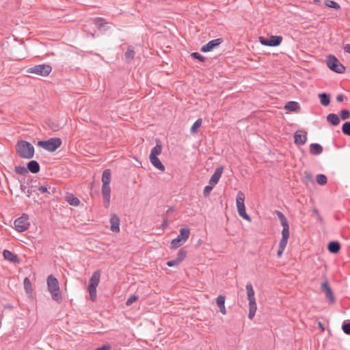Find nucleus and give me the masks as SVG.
I'll use <instances>...</instances> for the list:
<instances>
[{
    "mask_svg": "<svg viewBox=\"0 0 350 350\" xmlns=\"http://www.w3.org/2000/svg\"><path fill=\"white\" fill-rule=\"evenodd\" d=\"M282 232H281L282 239H280V241L288 243V239L290 236L289 224H288V223H286L284 224H282Z\"/></svg>",
    "mask_w": 350,
    "mask_h": 350,
    "instance_id": "22",
    "label": "nucleus"
},
{
    "mask_svg": "<svg viewBox=\"0 0 350 350\" xmlns=\"http://www.w3.org/2000/svg\"><path fill=\"white\" fill-rule=\"evenodd\" d=\"M245 195L239 191L237 196L236 204L239 215L244 219L250 221L251 217L247 214L245 206Z\"/></svg>",
    "mask_w": 350,
    "mask_h": 350,
    "instance_id": "4",
    "label": "nucleus"
},
{
    "mask_svg": "<svg viewBox=\"0 0 350 350\" xmlns=\"http://www.w3.org/2000/svg\"><path fill=\"white\" fill-rule=\"evenodd\" d=\"M223 41L224 40L222 38L211 40L201 47L200 51L202 53L210 52L215 48L218 47L223 42Z\"/></svg>",
    "mask_w": 350,
    "mask_h": 350,
    "instance_id": "11",
    "label": "nucleus"
},
{
    "mask_svg": "<svg viewBox=\"0 0 350 350\" xmlns=\"http://www.w3.org/2000/svg\"><path fill=\"white\" fill-rule=\"evenodd\" d=\"M29 225V217L26 214H23L21 217L17 218L14 221L15 229L19 232H22L27 230Z\"/></svg>",
    "mask_w": 350,
    "mask_h": 350,
    "instance_id": "10",
    "label": "nucleus"
},
{
    "mask_svg": "<svg viewBox=\"0 0 350 350\" xmlns=\"http://www.w3.org/2000/svg\"><path fill=\"white\" fill-rule=\"evenodd\" d=\"M316 180L319 185H324L327 182V178L325 174H319L316 176Z\"/></svg>",
    "mask_w": 350,
    "mask_h": 350,
    "instance_id": "34",
    "label": "nucleus"
},
{
    "mask_svg": "<svg viewBox=\"0 0 350 350\" xmlns=\"http://www.w3.org/2000/svg\"><path fill=\"white\" fill-rule=\"evenodd\" d=\"M51 66L46 64L36 65L27 69L28 73L36 74L42 77L48 76L51 72Z\"/></svg>",
    "mask_w": 350,
    "mask_h": 350,
    "instance_id": "7",
    "label": "nucleus"
},
{
    "mask_svg": "<svg viewBox=\"0 0 350 350\" xmlns=\"http://www.w3.org/2000/svg\"><path fill=\"white\" fill-rule=\"evenodd\" d=\"M223 170H224L223 166H219V167H217L215 169L214 173L213 174V175L211 176L208 183L212 185H217L221 176Z\"/></svg>",
    "mask_w": 350,
    "mask_h": 350,
    "instance_id": "16",
    "label": "nucleus"
},
{
    "mask_svg": "<svg viewBox=\"0 0 350 350\" xmlns=\"http://www.w3.org/2000/svg\"><path fill=\"white\" fill-rule=\"evenodd\" d=\"M38 183L37 180L28 179L27 181V185L31 184L33 187L36 186V183Z\"/></svg>",
    "mask_w": 350,
    "mask_h": 350,
    "instance_id": "53",
    "label": "nucleus"
},
{
    "mask_svg": "<svg viewBox=\"0 0 350 350\" xmlns=\"http://www.w3.org/2000/svg\"><path fill=\"white\" fill-rule=\"evenodd\" d=\"M246 291H247V295L248 301H256L255 297H254V291L253 289L252 284L251 283H247L246 284Z\"/></svg>",
    "mask_w": 350,
    "mask_h": 350,
    "instance_id": "31",
    "label": "nucleus"
},
{
    "mask_svg": "<svg viewBox=\"0 0 350 350\" xmlns=\"http://www.w3.org/2000/svg\"><path fill=\"white\" fill-rule=\"evenodd\" d=\"M135 52L133 46H129L127 51L124 53V57L127 62H131L135 57Z\"/></svg>",
    "mask_w": 350,
    "mask_h": 350,
    "instance_id": "30",
    "label": "nucleus"
},
{
    "mask_svg": "<svg viewBox=\"0 0 350 350\" xmlns=\"http://www.w3.org/2000/svg\"><path fill=\"white\" fill-rule=\"evenodd\" d=\"M343 49L345 52L350 53V44H347L344 46Z\"/></svg>",
    "mask_w": 350,
    "mask_h": 350,
    "instance_id": "56",
    "label": "nucleus"
},
{
    "mask_svg": "<svg viewBox=\"0 0 350 350\" xmlns=\"http://www.w3.org/2000/svg\"><path fill=\"white\" fill-rule=\"evenodd\" d=\"M66 201L70 205L74 206H77L80 204V200L79 198L73 195L68 196L67 197Z\"/></svg>",
    "mask_w": 350,
    "mask_h": 350,
    "instance_id": "32",
    "label": "nucleus"
},
{
    "mask_svg": "<svg viewBox=\"0 0 350 350\" xmlns=\"http://www.w3.org/2000/svg\"><path fill=\"white\" fill-rule=\"evenodd\" d=\"M249 307H250V308H249L250 312L256 313V309H257L256 301H249Z\"/></svg>",
    "mask_w": 350,
    "mask_h": 350,
    "instance_id": "46",
    "label": "nucleus"
},
{
    "mask_svg": "<svg viewBox=\"0 0 350 350\" xmlns=\"http://www.w3.org/2000/svg\"><path fill=\"white\" fill-rule=\"evenodd\" d=\"M180 263L176 260V259H174V260H168L167 262H166V265L170 267H175V266H177Z\"/></svg>",
    "mask_w": 350,
    "mask_h": 350,
    "instance_id": "48",
    "label": "nucleus"
},
{
    "mask_svg": "<svg viewBox=\"0 0 350 350\" xmlns=\"http://www.w3.org/2000/svg\"><path fill=\"white\" fill-rule=\"evenodd\" d=\"M255 314H256V313H254V312H250V311H249L248 318H249L250 320H252V319L254 318V317L255 316Z\"/></svg>",
    "mask_w": 350,
    "mask_h": 350,
    "instance_id": "58",
    "label": "nucleus"
},
{
    "mask_svg": "<svg viewBox=\"0 0 350 350\" xmlns=\"http://www.w3.org/2000/svg\"><path fill=\"white\" fill-rule=\"evenodd\" d=\"M202 123V119L199 118L197 120L195 121V122L193 124V125L191 127L190 131L191 133L194 134L196 133L199 129V128L201 126Z\"/></svg>",
    "mask_w": 350,
    "mask_h": 350,
    "instance_id": "33",
    "label": "nucleus"
},
{
    "mask_svg": "<svg viewBox=\"0 0 350 350\" xmlns=\"http://www.w3.org/2000/svg\"><path fill=\"white\" fill-rule=\"evenodd\" d=\"M326 118L327 121L333 126L338 125L340 122V118L336 113H329Z\"/></svg>",
    "mask_w": 350,
    "mask_h": 350,
    "instance_id": "28",
    "label": "nucleus"
},
{
    "mask_svg": "<svg viewBox=\"0 0 350 350\" xmlns=\"http://www.w3.org/2000/svg\"><path fill=\"white\" fill-rule=\"evenodd\" d=\"M282 36H271L269 38L260 36L258 38L260 44L266 46L275 47L279 46L282 42Z\"/></svg>",
    "mask_w": 350,
    "mask_h": 350,
    "instance_id": "9",
    "label": "nucleus"
},
{
    "mask_svg": "<svg viewBox=\"0 0 350 350\" xmlns=\"http://www.w3.org/2000/svg\"><path fill=\"white\" fill-rule=\"evenodd\" d=\"M94 23L97 25V28L99 31L106 32L109 30L110 27L107 26V23L103 18L97 17L94 19Z\"/></svg>",
    "mask_w": 350,
    "mask_h": 350,
    "instance_id": "17",
    "label": "nucleus"
},
{
    "mask_svg": "<svg viewBox=\"0 0 350 350\" xmlns=\"http://www.w3.org/2000/svg\"><path fill=\"white\" fill-rule=\"evenodd\" d=\"M325 5L330 8H333L335 10H339L340 8V5L336 1L333 0H326L325 1Z\"/></svg>",
    "mask_w": 350,
    "mask_h": 350,
    "instance_id": "35",
    "label": "nucleus"
},
{
    "mask_svg": "<svg viewBox=\"0 0 350 350\" xmlns=\"http://www.w3.org/2000/svg\"><path fill=\"white\" fill-rule=\"evenodd\" d=\"M319 327H323V324H322V323H321V322H319Z\"/></svg>",
    "mask_w": 350,
    "mask_h": 350,
    "instance_id": "59",
    "label": "nucleus"
},
{
    "mask_svg": "<svg viewBox=\"0 0 350 350\" xmlns=\"http://www.w3.org/2000/svg\"><path fill=\"white\" fill-rule=\"evenodd\" d=\"M51 187H47L46 185H41L38 187V190L42 193H48L51 194L50 191Z\"/></svg>",
    "mask_w": 350,
    "mask_h": 350,
    "instance_id": "47",
    "label": "nucleus"
},
{
    "mask_svg": "<svg viewBox=\"0 0 350 350\" xmlns=\"http://www.w3.org/2000/svg\"><path fill=\"white\" fill-rule=\"evenodd\" d=\"M14 172L20 175L26 174L28 173V170L27 167L22 165H17L14 167Z\"/></svg>",
    "mask_w": 350,
    "mask_h": 350,
    "instance_id": "36",
    "label": "nucleus"
},
{
    "mask_svg": "<svg viewBox=\"0 0 350 350\" xmlns=\"http://www.w3.org/2000/svg\"><path fill=\"white\" fill-rule=\"evenodd\" d=\"M327 250L332 254H336L340 250V244L338 241H332L327 245Z\"/></svg>",
    "mask_w": 350,
    "mask_h": 350,
    "instance_id": "24",
    "label": "nucleus"
},
{
    "mask_svg": "<svg viewBox=\"0 0 350 350\" xmlns=\"http://www.w3.org/2000/svg\"><path fill=\"white\" fill-rule=\"evenodd\" d=\"M214 186L215 185H210L209 183L208 185L205 186L203 190V195L205 197L208 196L213 190Z\"/></svg>",
    "mask_w": 350,
    "mask_h": 350,
    "instance_id": "45",
    "label": "nucleus"
},
{
    "mask_svg": "<svg viewBox=\"0 0 350 350\" xmlns=\"http://www.w3.org/2000/svg\"><path fill=\"white\" fill-rule=\"evenodd\" d=\"M101 191L103 198V206L107 208L110 205L111 199V188L109 185H103Z\"/></svg>",
    "mask_w": 350,
    "mask_h": 350,
    "instance_id": "12",
    "label": "nucleus"
},
{
    "mask_svg": "<svg viewBox=\"0 0 350 350\" xmlns=\"http://www.w3.org/2000/svg\"><path fill=\"white\" fill-rule=\"evenodd\" d=\"M225 296L223 295H219L216 298V304L217 306L219 308V311L221 314H226V310L225 307Z\"/></svg>",
    "mask_w": 350,
    "mask_h": 350,
    "instance_id": "21",
    "label": "nucleus"
},
{
    "mask_svg": "<svg viewBox=\"0 0 350 350\" xmlns=\"http://www.w3.org/2000/svg\"><path fill=\"white\" fill-rule=\"evenodd\" d=\"M27 167L28 172L33 174H36L40 170V165L39 163L36 160H31L27 163Z\"/></svg>",
    "mask_w": 350,
    "mask_h": 350,
    "instance_id": "19",
    "label": "nucleus"
},
{
    "mask_svg": "<svg viewBox=\"0 0 350 350\" xmlns=\"http://www.w3.org/2000/svg\"><path fill=\"white\" fill-rule=\"evenodd\" d=\"M19 182H20V183H21L20 187H21V191H22L23 192H24V193H26V191H27V186H25V180H19Z\"/></svg>",
    "mask_w": 350,
    "mask_h": 350,
    "instance_id": "50",
    "label": "nucleus"
},
{
    "mask_svg": "<svg viewBox=\"0 0 350 350\" xmlns=\"http://www.w3.org/2000/svg\"><path fill=\"white\" fill-rule=\"evenodd\" d=\"M312 213L317 216V218H318L319 220H321V216H320V215L319 213V211L317 209L314 208L312 210Z\"/></svg>",
    "mask_w": 350,
    "mask_h": 350,
    "instance_id": "57",
    "label": "nucleus"
},
{
    "mask_svg": "<svg viewBox=\"0 0 350 350\" xmlns=\"http://www.w3.org/2000/svg\"><path fill=\"white\" fill-rule=\"evenodd\" d=\"M111 179V173L109 169H106L103 172L102 183L103 185H109Z\"/></svg>",
    "mask_w": 350,
    "mask_h": 350,
    "instance_id": "29",
    "label": "nucleus"
},
{
    "mask_svg": "<svg viewBox=\"0 0 350 350\" xmlns=\"http://www.w3.org/2000/svg\"><path fill=\"white\" fill-rule=\"evenodd\" d=\"M323 147L318 143H312L310 145V152L313 155H319L323 152Z\"/></svg>",
    "mask_w": 350,
    "mask_h": 350,
    "instance_id": "23",
    "label": "nucleus"
},
{
    "mask_svg": "<svg viewBox=\"0 0 350 350\" xmlns=\"http://www.w3.org/2000/svg\"><path fill=\"white\" fill-rule=\"evenodd\" d=\"M318 96L320 99V103L323 106L327 107L329 105L330 95L329 94L323 92L319 94Z\"/></svg>",
    "mask_w": 350,
    "mask_h": 350,
    "instance_id": "27",
    "label": "nucleus"
},
{
    "mask_svg": "<svg viewBox=\"0 0 350 350\" xmlns=\"http://www.w3.org/2000/svg\"><path fill=\"white\" fill-rule=\"evenodd\" d=\"M275 214L278 216V219H280L281 225L288 223L286 217L282 212H280V211H275Z\"/></svg>",
    "mask_w": 350,
    "mask_h": 350,
    "instance_id": "42",
    "label": "nucleus"
},
{
    "mask_svg": "<svg viewBox=\"0 0 350 350\" xmlns=\"http://www.w3.org/2000/svg\"><path fill=\"white\" fill-rule=\"evenodd\" d=\"M33 187V185H31V187H29L26 191V193H27V196L29 197L33 192L35 191L32 189Z\"/></svg>",
    "mask_w": 350,
    "mask_h": 350,
    "instance_id": "51",
    "label": "nucleus"
},
{
    "mask_svg": "<svg viewBox=\"0 0 350 350\" xmlns=\"http://www.w3.org/2000/svg\"><path fill=\"white\" fill-rule=\"evenodd\" d=\"M327 66L331 70L338 74H342L345 71V67L334 55H329L327 56Z\"/></svg>",
    "mask_w": 350,
    "mask_h": 350,
    "instance_id": "5",
    "label": "nucleus"
},
{
    "mask_svg": "<svg viewBox=\"0 0 350 350\" xmlns=\"http://www.w3.org/2000/svg\"><path fill=\"white\" fill-rule=\"evenodd\" d=\"M62 144V141L59 137H51L47 140H40L38 142V146L43 149L53 152L59 148Z\"/></svg>",
    "mask_w": 350,
    "mask_h": 350,
    "instance_id": "3",
    "label": "nucleus"
},
{
    "mask_svg": "<svg viewBox=\"0 0 350 350\" xmlns=\"http://www.w3.org/2000/svg\"><path fill=\"white\" fill-rule=\"evenodd\" d=\"M168 226V220L167 218L164 219L163 221V224L161 225V228L163 230H164L165 228H166Z\"/></svg>",
    "mask_w": 350,
    "mask_h": 350,
    "instance_id": "54",
    "label": "nucleus"
},
{
    "mask_svg": "<svg viewBox=\"0 0 350 350\" xmlns=\"http://www.w3.org/2000/svg\"><path fill=\"white\" fill-rule=\"evenodd\" d=\"M3 256L5 260H8L13 263H19L20 259L18 256L8 250H4L3 252Z\"/></svg>",
    "mask_w": 350,
    "mask_h": 350,
    "instance_id": "18",
    "label": "nucleus"
},
{
    "mask_svg": "<svg viewBox=\"0 0 350 350\" xmlns=\"http://www.w3.org/2000/svg\"><path fill=\"white\" fill-rule=\"evenodd\" d=\"M284 108L291 112H295L300 109V105L297 102L291 100L285 104Z\"/></svg>",
    "mask_w": 350,
    "mask_h": 350,
    "instance_id": "25",
    "label": "nucleus"
},
{
    "mask_svg": "<svg viewBox=\"0 0 350 350\" xmlns=\"http://www.w3.org/2000/svg\"><path fill=\"white\" fill-rule=\"evenodd\" d=\"M16 152L19 157L30 159L34 156L35 149L30 142L25 140H20L16 144Z\"/></svg>",
    "mask_w": 350,
    "mask_h": 350,
    "instance_id": "2",
    "label": "nucleus"
},
{
    "mask_svg": "<svg viewBox=\"0 0 350 350\" xmlns=\"http://www.w3.org/2000/svg\"><path fill=\"white\" fill-rule=\"evenodd\" d=\"M307 141V133L304 130L297 131L294 133V142L297 146H302Z\"/></svg>",
    "mask_w": 350,
    "mask_h": 350,
    "instance_id": "13",
    "label": "nucleus"
},
{
    "mask_svg": "<svg viewBox=\"0 0 350 350\" xmlns=\"http://www.w3.org/2000/svg\"><path fill=\"white\" fill-rule=\"evenodd\" d=\"M340 116L342 120L350 118V111L348 109H342L340 111Z\"/></svg>",
    "mask_w": 350,
    "mask_h": 350,
    "instance_id": "43",
    "label": "nucleus"
},
{
    "mask_svg": "<svg viewBox=\"0 0 350 350\" xmlns=\"http://www.w3.org/2000/svg\"><path fill=\"white\" fill-rule=\"evenodd\" d=\"M156 146H154L150 151V154L149 155L150 157H158L159 154H161L162 151V145L161 142L159 139H156Z\"/></svg>",
    "mask_w": 350,
    "mask_h": 350,
    "instance_id": "20",
    "label": "nucleus"
},
{
    "mask_svg": "<svg viewBox=\"0 0 350 350\" xmlns=\"http://www.w3.org/2000/svg\"><path fill=\"white\" fill-rule=\"evenodd\" d=\"M321 291L325 294L326 297L331 303L335 302V298L331 287L328 284V282L325 280L321 284Z\"/></svg>",
    "mask_w": 350,
    "mask_h": 350,
    "instance_id": "15",
    "label": "nucleus"
},
{
    "mask_svg": "<svg viewBox=\"0 0 350 350\" xmlns=\"http://www.w3.org/2000/svg\"><path fill=\"white\" fill-rule=\"evenodd\" d=\"M55 192V188H53L52 189V193H54Z\"/></svg>",
    "mask_w": 350,
    "mask_h": 350,
    "instance_id": "60",
    "label": "nucleus"
},
{
    "mask_svg": "<svg viewBox=\"0 0 350 350\" xmlns=\"http://www.w3.org/2000/svg\"><path fill=\"white\" fill-rule=\"evenodd\" d=\"M342 133L348 136H350V122H345L342 126Z\"/></svg>",
    "mask_w": 350,
    "mask_h": 350,
    "instance_id": "40",
    "label": "nucleus"
},
{
    "mask_svg": "<svg viewBox=\"0 0 350 350\" xmlns=\"http://www.w3.org/2000/svg\"><path fill=\"white\" fill-rule=\"evenodd\" d=\"M100 278V271L96 270L93 272L92 276L89 280L88 291L91 298L96 297V287L99 283Z\"/></svg>",
    "mask_w": 350,
    "mask_h": 350,
    "instance_id": "8",
    "label": "nucleus"
},
{
    "mask_svg": "<svg viewBox=\"0 0 350 350\" xmlns=\"http://www.w3.org/2000/svg\"><path fill=\"white\" fill-rule=\"evenodd\" d=\"M151 164L157 170L164 171L165 167V165L161 163L158 157H150L149 158Z\"/></svg>",
    "mask_w": 350,
    "mask_h": 350,
    "instance_id": "26",
    "label": "nucleus"
},
{
    "mask_svg": "<svg viewBox=\"0 0 350 350\" xmlns=\"http://www.w3.org/2000/svg\"><path fill=\"white\" fill-rule=\"evenodd\" d=\"M23 283L26 291H27V286L31 285L29 279L28 278H25Z\"/></svg>",
    "mask_w": 350,
    "mask_h": 350,
    "instance_id": "52",
    "label": "nucleus"
},
{
    "mask_svg": "<svg viewBox=\"0 0 350 350\" xmlns=\"http://www.w3.org/2000/svg\"><path fill=\"white\" fill-rule=\"evenodd\" d=\"M186 256H187V251L183 249H180V250H179V251L177 254V256L175 259L179 263H180L185 258Z\"/></svg>",
    "mask_w": 350,
    "mask_h": 350,
    "instance_id": "37",
    "label": "nucleus"
},
{
    "mask_svg": "<svg viewBox=\"0 0 350 350\" xmlns=\"http://www.w3.org/2000/svg\"><path fill=\"white\" fill-rule=\"evenodd\" d=\"M109 222L111 224L110 230L113 232H118L120 231V220L119 217L116 213L110 215Z\"/></svg>",
    "mask_w": 350,
    "mask_h": 350,
    "instance_id": "14",
    "label": "nucleus"
},
{
    "mask_svg": "<svg viewBox=\"0 0 350 350\" xmlns=\"http://www.w3.org/2000/svg\"><path fill=\"white\" fill-rule=\"evenodd\" d=\"M139 297L138 295H131L128 299L126 300V305L127 306H131L133 303H134L135 301H137Z\"/></svg>",
    "mask_w": 350,
    "mask_h": 350,
    "instance_id": "44",
    "label": "nucleus"
},
{
    "mask_svg": "<svg viewBox=\"0 0 350 350\" xmlns=\"http://www.w3.org/2000/svg\"><path fill=\"white\" fill-rule=\"evenodd\" d=\"M336 100L338 102H342L344 100V95L342 94H338L336 96Z\"/></svg>",
    "mask_w": 350,
    "mask_h": 350,
    "instance_id": "55",
    "label": "nucleus"
},
{
    "mask_svg": "<svg viewBox=\"0 0 350 350\" xmlns=\"http://www.w3.org/2000/svg\"><path fill=\"white\" fill-rule=\"evenodd\" d=\"M342 330L345 334L350 335V321H344L342 324Z\"/></svg>",
    "mask_w": 350,
    "mask_h": 350,
    "instance_id": "38",
    "label": "nucleus"
},
{
    "mask_svg": "<svg viewBox=\"0 0 350 350\" xmlns=\"http://www.w3.org/2000/svg\"><path fill=\"white\" fill-rule=\"evenodd\" d=\"M191 56L201 62H204L206 60V57H204L202 55L199 53L198 52H193L191 53Z\"/></svg>",
    "mask_w": 350,
    "mask_h": 350,
    "instance_id": "41",
    "label": "nucleus"
},
{
    "mask_svg": "<svg viewBox=\"0 0 350 350\" xmlns=\"http://www.w3.org/2000/svg\"><path fill=\"white\" fill-rule=\"evenodd\" d=\"M48 291L50 293L53 300L57 303L62 301V295L59 289L58 280L53 275H49L46 278Z\"/></svg>",
    "mask_w": 350,
    "mask_h": 350,
    "instance_id": "1",
    "label": "nucleus"
},
{
    "mask_svg": "<svg viewBox=\"0 0 350 350\" xmlns=\"http://www.w3.org/2000/svg\"><path fill=\"white\" fill-rule=\"evenodd\" d=\"M190 230L188 228H182L180 229L179 234L171 242V247L173 249L178 248L185 242L189 237Z\"/></svg>",
    "mask_w": 350,
    "mask_h": 350,
    "instance_id": "6",
    "label": "nucleus"
},
{
    "mask_svg": "<svg viewBox=\"0 0 350 350\" xmlns=\"http://www.w3.org/2000/svg\"><path fill=\"white\" fill-rule=\"evenodd\" d=\"M287 245V243H284V242H282V241H280L279 243V248L278 250V252H277V256L278 258L281 257V256L282 255Z\"/></svg>",
    "mask_w": 350,
    "mask_h": 350,
    "instance_id": "39",
    "label": "nucleus"
},
{
    "mask_svg": "<svg viewBox=\"0 0 350 350\" xmlns=\"http://www.w3.org/2000/svg\"><path fill=\"white\" fill-rule=\"evenodd\" d=\"M98 350H111V347L109 343L104 344L101 347H98Z\"/></svg>",
    "mask_w": 350,
    "mask_h": 350,
    "instance_id": "49",
    "label": "nucleus"
}]
</instances>
